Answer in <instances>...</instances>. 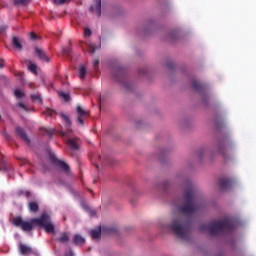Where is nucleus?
<instances>
[{
	"label": "nucleus",
	"mask_w": 256,
	"mask_h": 256,
	"mask_svg": "<svg viewBox=\"0 0 256 256\" xmlns=\"http://www.w3.org/2000/svg\"><path fill=\"white\" fill-rule=\"evenodd\" d=\"M5 27H0V33H3V31H5Z\"/></svg>",
	"instance_id": "40"
},
{
	"label": "nucleus",
	"mask_w": 256,
	"mask_h": 256,
	"mask_svg": "<svg viewBox=\"0 0 256 256\" xmlns=\"http://www.w3.org/2000/svg\"><path fill=\"white\" fill-rule=\"evenodd\" d=\"M91 29H89V28H85V30H84V35L86 36V37H91Z\"/></svg>",
	"instance_id": "31"
},
{
	"label": "nucleus",
	"mask_w": 256,
	"mask_h": 256,
	"mask_svg": "<svg viewBox=\"0 0 256 256\" xmlns=\"http://www.w3.org/2000/svg\"><path fill=\"white\" fill-rule=\"evenodd\" d=\"M28 207L29 210L32 211L33 213H35V211L39 209V205H37L36 202H30Z\"/></svg>",
	"instance_id": "19"
},
{
	"label": "nucleus",
	"mask_w": 256,
	"mask_h": 256,
	"mask_svg": "<svg viewBox=\"0 0 256 256\" xmlns=\"http://www.w3.org/2000/svg\"><path fill=\"white\" fill-rule=\"evenodd\" d=\"M59 241L61 243H67V241H69V235H67V233H63L59 238Z\"/></svg>",
	"instance_id": "23"
},
{
	"label": "nucleus",
	"mask_w": 256,
	"mask_h": 256,
	"mask_svg": "<svg viewBox=\"0 0 256 256\" xmlns=\"http://www.w3.org/2000/svg\"><path fill=\"white\" fill-rule=\"evenodd\" d=\"M92 239H99L101 237V228H97L90 231Z\"/></svg>",
	"instance_id": "15"
},
{
	"label": "nucleus",
	"mask_w": 256,
	"mask_h": 256,
	"mask_svg": "<svg viewBox=\"0 0 256 256\" xmlns=\"http://www.w3.org/2000/svg\"><path fill=\"white\" fill-rule=\"evenodd\" d=\"M65 256H74L73 251H69Z\"/></svg>",
	"instance_id": "38"
},
{
	"label": "nucleus",
	"mask_w": 256,
	"mask_h": 256,
	"mask_svg": "<svg viewBox=\"0 0 256 256\" xmlns=\"http://www.w3.org/2000/svg\"><path fill=\"white\" fill-rule=\"evenodd\" d=\"M60 97L62 99H64V101H69V94L68 93L60 92Z\"/></svg>",
	"instance_id": "27"
},
{
	"label": "nucleus",
	"mask_w": 256,
	"mask_h": 256,
	"mask_svg": "<svg viewBox=\"0 0 256 256\" xmlns=\"http://www.w3.org/2000/svg\"><path fill=\"white\" fill-rule=\"evenodd\" d=\"M138 74L140 75V77H143V75H147V69L145 68L139 69Z\"/></svg>",
	"instance_id": "28"
},
{
	"label": "nucleus",
	"mask_w": 256,
	"mask_h": 256,
	"mask_svg": "<svg viewBox=\"0 0 256 256\" xmlns=\"http://www.w3.org/2000/svg\"><path fill=\"white\" fill-rule=\"evenodd\" d=\"M28 69L29 71H31V73L37 74V65L30 62L28 65Z\"/></svg>",
	"instance_id": "21"
},
{
	"label": "nucleus",
	"mask_w": 256,
	"mask_h": 256,
	"mask_svg": "<svg viewBox=\"0 0 256 256\" xmlns=\"http://www.w3.org/2000/svg\"><path fill=\"white\" fill-rule=\"evenodd\" d=\"M16 133L17 135H19V137H21V139H24V141H28L27 134H25V131L22 130V128L20 127L16 128Z\"/></svg>",
	"instance_id": "18"
},
{
	"label": "nucleus",
	"mask_w": 256,
	"mask_h": 256,
	"mask_svg": "<svg viewBox=\"0 0 256 256\" xmlns=\"http://www.w3.org/2000/svg\"><path fill=\"white\" fill-rule=\"evenodd\" d=\"M13 224L20 227L22 231H33V227H43L46 233L55 235V226L51 222V217L47 213L42 214L41 218H33L30 221L22 220L21 217L13 219Z\"/></svg>",
	"instance_id": "2"
},
{
	"label": "nucleus",
	"mask_w": 256,
	"mask_h": 256,
	"mask_svg": "<svg viewBox=\"0 0 256 256\" xmlns=\"http://www.w3.org/2000/svg\"><path fill=\"white\" fill-rule=\"evenodd\" d=\"M231 149V142H229V138H225L218 142V153L227 159V151Z\"/></svg>",
	"instance_id": "5"
},
{
	"label": "nucleus",
	"mask_w": 256,
	"mask_h": 256,
	"mask_svg": "<svg viewBox=\"0 0 256 256\" xmlns=\"http://www.w3.org/2000/svg\"><path fill=\"white\" fill-rule=\"evenodd\" d=\"M219 187L222 191H227V189H231L233 187V180L229 178L220 179Z\"/></svg>",
	"instance_id": "7"
},
{
	"label": "nucleus",
	"mask_w": 256,
	"mask_h": 256,
	"mask_svg": "<svg viewBox=\"0 0 256 256\" xmlns=\"http://www.w3.org/2000/svg\"><path fill=\"white\" fill-rule=\"evenodd\" d=\"M24 43L25 42L21 38L13 37V39H12V47L16 51H21V49H23Z\"/></svg>",
	"instance_id": "9"
},
{
	"label": "nucleus",
	"mask_w": 256,
	"mask_h": 256,
	"mask_svg": "<svg viewBox=\"0 0 256 256\" xmlns=\"http://www.w3.org/2000/svg\"><path fill=\"white\" fill-rule=\"evenodd\" d=\"M19 251L21 253V255H29V253H31V247L25 245V244H20L19 246Z\"/></svg>",
	"instance_id": "12"
},
{
	"label": "nucleus",
	"mask_w": 256,
	"mask_h": 256,
	"mask_svg": "<svg viewBox=\"0 0 256 256\" xmlns=\"http://www.w3.org/2000/svg\"><path fill=\"white\" fill-rule=\"evenodd\" d=\"M14 95L17 99H23V97H25V93H23V91L16 89L14 91Z\"/></svg>",
	"instance_id": "20"
},
{
	"label": "nucleus",
	"mask_w": 256,
	"mask_h": 256,
	"mask_svg": "<svg viewBox=\"0 0 256 256\" xmlns=\"http://www.w3.org/2000/svg\"><path fill=\"white\" fill-rule=\"evenodd\" d=\"M192 87L195 91H203L205 89V86H203V84L199 83L197 80L192 82Z\"/></svg>",
	"instance_id": "14"
},
{
	"label": "nucleus",
	"mask_w": 256,
	"mask_h": 256,
	"mask_svg": "<svg viewBox=\"0 0 256 256\" xmlns=\"http://www.w3.org/2000/svg\"><path fill=\"white\" fill-rule=\"evenodd\" d=\"M29 1L31 0H14V3H16V5H25L26 3H29Z\"/></svg>",
	"instance_id": "25"
},
{
	"label": "nucleus",
	"mask_w": 256,
	"mask_h": 256,
	"mask_svg": "<svg viewBox=\"0 0 256 256\" xmlns=\"http://www.w3.org/2000/svg\"><path fill=\"white\" fill-rule=\"evenodd\" d=\"M35 51H36V55L39 57V59H41V61H44L45 63H49L50 59L42 49L36 48Z\"/></svg>",
	"instance_id": "11"
},
{
	"label": "nucleus",
	"mask_w": 256,
	"mask_h": 256,
	"mask_svg": "<svg viewBox=\"0 0 256 256\" xmlns=\"http://www.w3.org/2000/svg\"><path fill=\"white\" fill-rule=\"evenodd\" d=\"M183 200L184 204L178 207V211L182 215L176 216L168 227L179 239L187 241L189 235H191V221L187 217L193 215V213H197L201 209L193 185L190 184L185 190Z\"/></svg>",
	"instance_id": "1"
},
{
	"label": "nucleus",
	"mask_w": 256,
	"mask_h": 256,
	"mask_svg": "<svg viewBox=\"0 0 256 256\" xmlns=\"http://www.w3.org/2000/svg\"><path fill=\"white\" fill-rule=\"evenodd\" d=\"M130 93H131V87H130Z\"/></svg>",
	"instance_id": "45"
},
{
	"label": "nucleus",
	"mask_w": 256,
	"mask_h": 256,
	"mask_svg": "<svg viewBox=\"0 0 256 256\" xmlns=\"http://www.w3.org/2000/svg\"><path fill=\"white\" fill-rule=\"evenodd\" d=\"M62 135L65 136V135H67V133L64 132V133H62Z\"/></svg>",
	"instance_id": "43"
},
{
	"label": "nucleus",
	"mask_w": 256,
	"mask_h": 256,
	"mask_svg": "<svg viewBox=\"0 0 256 256\" xmlns=\"http://www.w3.org/2000/svg\"><path fill=\"white\" fill-rule=\"evenodd\" d=\"M88 47L90 53H95L96 49H101V44H98L97 46L90 44Z\"/></svg>",
	"instance_id": "22"
},
{
	"label": "nucleus",
	"mask_w": 256,
	"mask_h": 256,
	"mask_svg": "<svg viewBox=\"0 0 256 256\" xmlns=\"http://www.w3.org/2000/svg\"><path fill=\"white\" fill-rule=\"evenodd\" d=\"M0 68H3V63L0 62Z\"/></svg>",
	"instance_id": "42"
},
{
	"label": "nucleus",
	"mask_w": 256,
	"mask_h": 256,
	"mask_svg": "<svg viewBox=\"0 0 256 256\" xmlns=\"http://www.w3.org/2000/svg\"><path fill=\"white\" fill-rule=\"evenodd\" d=\"M53 3H55L56 5H63V3H66L67 0H52Z\"/></svg>",
	"instance_id": "30"
},
{
	"label": "nucleus",
	"mask_w": 256,
	"mask_h": 256,
	"mask_svg": "<svg viewBox=\"0 0 256 256\" xmlns=\"http://www.w3.org/2000/svg\"><path fill=\"white\" fill-rule=\"evenodd\" d=\"M90 11L99 17L101 15V0H95L90 7Z\"/></svg>",
	"instance_id": "8"
},
{
	"label": "nucleus",
	"mask_w": 256,
	"mask_h": 256,
	"mask_svg": "<svg viewBox=\"0 0 256 256\" xmlns=\"http://www.w3.org/2000/svg\"><path fill=\"white\" fill-rule=\"evenodd\" d=\"M76 121L78 125H83L85 122V118L89 115V110L83 109L81 106L76 107Z\"/></svg>",
	"instance_id": "6"
},
{
	"label": "nucleus",
	"mask_w": 256,
	"mask_h": 256,
	"mask_svg": "<svg viewBox=\"0 0 256 256\" xmlns=\"http://www.w3.org/2000/svg\"><path fill=\"white\" fill-rule=\"evenodd\" d=\"M4 170L7 171V167H4Z\"/></svg>",
	"instance_id": "44"
},
{
	"label": "nucleus",
	"mask_w": 256,
	"mask_h": 256,
	"mask_svg": "<svg viewBox=\"0 0 256 256\" xmlns=\"http://www.w3.org/2000/svg\"><path fill=\"white\" fill-rule=\"evenodd\" d=\"M4 137H5V139H10V137H9V134H7V133H4Z\"/></svg>",
	"instance_id": "39"
},
{
	"label": "nucleus",
	"mask_w": 256,
	"mask_h": 256,
	"mask_svg": "<svg viewBox=\"0 0 256 256\" xmlns=\"http://www.w3.org/2000/svg\"><path fill=\"white\" fill-rule=\"evenodd\" d=\"M68 147H70V149H72V151H77V149H79V146H77V142H75V140L73 139H68L67 142Z\"/></svg>",
	"instance_id": "16"
},
{
	"label": "nucleus",
	"mask_w": 256,
	"mask_h": 256,
	"mask_svg": "<svg viewBox=\"0 0 256 256\" xmlns=\"http://www.w3.org/2000/svg\"><path fill=\"white\" fill-rule=\"evenodd\" d=\"M53 113H55V111H53L51 109H47L45 111V115H47V117H53Z\"/></svg>",
	"instance_id": "29"
},
{
	"label": "nucleus",
	"mask_w": 256,
	"mask_h": 256,
	"mask_svg": "<svg viewBox=\"0 0 256 256\" xmlns=\"http://www.w3.org/2000/svg\"><path fill=\"white\" fill-rule=\"evenodd\" d=\"M205 153V150H200V152H199V157H200V159H201V157H203V154Z\"/></svg>",
	"instance_id": "37"
},
{
	"label": "nucleus",
	"mask_w": 256,
	"mask_h": 256,
	"mask_svg": "<svg viewBox=\"0 0 256 256\" xmlns=\"http://www.w3.org/2000/svg\"><path fill=\"white\" fill-rule=\"evenodd\" d=\"M166 67H168V69H173V67H175V64H173V62L169 61L166 63Z\"/></svg>",
	"instance_id": "32"
},
{
	"label": "nucleus",
	"mask_w": 256,
	"mask_h": 256,
	"mask_svg": "<svg viewBox=\"0 0 256 256\" xmlns=\"http://www.w3.org/2000/svg\"><path fill=\"white\" fill-rule=\"evenodd\" d=\"M86 73H87V70L85 69V66L80 65L78 68V77H80V79H85Z\"/></svg>",
	"instance_id": "17"
},
{
	"label": "nucleus",
	"mask_w": 256,
	"mask_h": 256,
	"mask_svg": "<svg viewBox=\"0 0 256 256\" xmlns=\"http://www.w3.org/2000/svg\"><path fill=\"white\" fill-rule=\"evenodd\" d=\"M170 37L173 39L175 37V34H170Z\"/></svg>",
	"instance_id": "41"
},
{
	"label": "nucleus",
	"mask_w": 256,
	"mask_h": 256,
	"mask_svg": "<svg viewBox=\"0 0 256 256\" xmlns=\"http://www.w3.org/2000/svg\"><path fill=\"white\" fill-rule=\"evenodd\" d=\"M73 242L75 243V245H85V239L79 234H76L74 236Z\"/></svg>",
	"instance_id": "13"
},
{
	"label": "nucleus",
	"mask_w": 256,
	"mask_h": 256,
	"mask_svg": "<svg viewBox=\"0 0 256 256\" xmlns=\"http://www.w3.org/2000/svg\"><path fill=\"white\" fill-rule=\"evenodd\" d=\"M18 107H21V109H24V111H27V107L25 105L18 103Z\"/></svg>",
	"instance_id": "35"
},
{
	"label": "nucleus",
	"mask_w": 256,
	"mask_h": 256,
	"mask_svg": "<svg viewBox=\"0 0 256 256\" xmlns=\"http://www.w3.org/2000/svg\"><path fill=\"white\" fill-rule=\"evenodd\" d=\"M98 65H99V59L95 58L93 60V67H98Z\"/></svg>",
	"instance_id": "33"
},
{
	"label": "nucleus",
	"mask_w": 256,
	"mask_h": 256,
	"mask_svg": "<svg viewBox=\"0 0 256 256\" xmlns=\"http://www.w3.org/2000/svg\"><path fill=\"white\" fill-rule=\"evenodd\" d=\"M33 101H36L37 103H42L41 96L34 94L32 95Z\"/></svg>",
	"instance_id": "26"
},
{
	"label": "nucleus",
	"mask_w": 256,
	"mask_h": 256,
	"mask_svg": "<svg viewBox=\"0 0 256 256\" xmlns=\"http://www.w3.org/2000/svg\"><path fill=\"white\" fill-rule=\"evenodd\" d=\"M60 117H62L63 121L66 123V125L69 127L71 125V120H69V117L65 114H60Z\"/></svg>",
	"instance_id": "24"
},
{
	"label": "nucleus",
	"mask_w": 256,
	"mask_h": 256,
	"mask_svg": "<svg viewBox=\"0 0 256 256\" xmlns=\"http://www.w3.org/2000/svg\"><path fill=\"white\" fill-rule=\"evenodd\" d=\"M235 229V221L231 218H225L223 220L213 221L210 224H202L199 227L201 233L209 231L210 235L213 237L221 233H231Z\"/></svg>",
	"instance_id": "3"
},
{
	"label": "nucleus",
	"mask_w": 256,
	"mask_h": 256,
	"mask_svg": "<svg viewBox=\"0 0 256 256\" xmlns=\"http://www.w3.org/2000/svg\"><path fill=\"white\" fill-rule=\"evenodd\" d=\"M53 162L55 163L56 167H58V169H60L61 171H64V173L69 172V165H67V163L61 160H57L55 158H53Z\"/></svg>",
	"instance_id": "10"
},
{
	"label": "nucleus",
	"mask_w": 256,
	"mask_h": 256,
	"mask_svg": "<svg viewBox=\"0 0 256 256\" xmlns=\"http://www.w3.org/2000/svg\"><path fill=\"white\" fill-rule=\"evenodd\" d=\"M30 38H31V39H37V34H35V33H30Z\"/></svg>",
	"instance_id": "36"
},
{
	"label": "nucleus",
	"mask_w": 256,
	"mask_h": 256,
	"mask_svg": "<svg viewBox=\"0 0 256 256\" xmlns=\"http://www.w3.org/2000/svg\"><path fill=\"white\" fill-rule=\"evenodd\" d=\"M217 127H223V120L216 121Z\"/></svg>",
	"instance_id": "34"
},
{
	"label": "nucleus",
	"mask_w": 256,
	"mask_h": 256,
	"mask_svg": "<svg viewBox=\"0 0 256 256\" xmlns=\"http://www.w3.org/2000/svg\"><path fill=\"white\" fill-rule=\"evenodd\" d=\"M116 81L119 82L122 93L129 92V83L127 81V72L119 70L117 75L115 76Z\"/></svg>",
	"instance_id": "4"
}]
</instances>
